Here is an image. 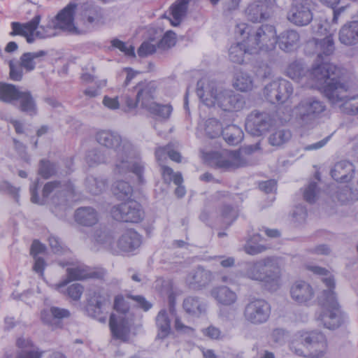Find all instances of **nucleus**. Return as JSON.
Wrapping results in <instances>:
<instances>
[{
    "label": "nucleus",
    "mask_w": 358,
    "mask_h": 358,
    "mask_svg": "<svg viewBox=\"0 0 358 358\" xmlns=\"http://www.w3.org/2000/svg\"><path fill=\"white\" fill-rule=\"evenodd\" d=\"M83 287L79 283H74L66 289V294L73 300L78 301L83 292Z\"/></svg>",
    "instance_id": "nucleus-59"
},
{
    "label": "nucleus",
    "mask_w": 358,
    "mask_h": 358,
    "mask_svg": "<svg viewBox=\"0 0 358 358\" xmlns=\"http://www.w3.org/2000/svg\"><path fill=\"white\" fill-rule=\"evenodd\" d=\"M294 114L301 125L311 124L313 120V98L302 100L294 108Z\"/></svg>",
    "instance_id": "nucleus-25"
},
{
    "label": "nucleus",
    "mask_w": 358,
    "mask_h": 358,
    "mask_svg": "<svg viewBox=\"0 0 358 358\" xmlns=\"http://www.w3.org/2000/svg\"><path fill=\"white\" fill-rule=\"evenodd\" d=\"M96 140L101 145L115 151V174L124 175L132 172L138 177L139 182H143L144 166L138 151L130 141L122 139L117 133L106 130L98 131Z\"/></svg>",
    "instance_id": "nucleus-2"
},
{
    "label": "nucleus",
    "mask_w": 358,
    "mask_h": 358,
    "mask_svg": "<svg viewBox=\"0 0 358 358\" xmlns=\"http://www.w3.org/2000/svg\"><path fill=\"white\" fill-rule=\"evenodd\" d=\"M196 94L208 107L217 106L224 111L240 110L245 106L242 95L231 90L219 89L213 82L204 87L203 83L199 80L197 83Z\"/></svg>",
    "instance_id": "nucleus-4"
},
{
    "label": "nucleus",
    "mask_w": 358,
    "mask_h": 358,
    "mask_svg": "<svg viewBox=\"0 0 358 358\" xmlns=\"http://www.w3.org/2000/svg\"><path fill=\"white\" fill-rule=\"evenodd\" d=\"M327 343L325 336L322 333L315 336V358L322 357L327 352Z\"/></svg>",
    "instance_id": "nucleus-55"
},
{
    "label": "nucleus",
    "mask_w": 358,
    "mask_h": 358,
    "mask_svg": "<svg viewBox=\"0 0 358 358\" xmlns=\"http://www.w3.org/2000/svg\"><path fill=\"white\" fill-rule=\"evenodd\" d=\"M155 322L158 329L157 338L160 339L166 338L171 332V321L165 309L158 313Z\"/></svg>",
    "instance_id": "nucleus-35"
},
{
    "label": "nucleus",
    "mask_w": 358,
    "mask_h": 358,
    "mask_svg": "<svg viewBox=\"0 0 358 358\" xmlns=\"http://www.w3.org/2000/svg\"><path fill=\"white\" fill-rule=\"evenodd\" d=\"M110 213L114 220L120 222L138 223L143 217L141 204L134 200L114 206Z\"/></svg>",
    "instance_id": "nucleus-10"
},
{
    "label": "nucleus",
    "mask_w": 358,
    "mask_h": 358,
    "mask_svg": "<svg viewBox=\"0 0 358 358\" xmlns=\"http://www.w3.org/2000/svg\"><path fill=\"white\" fill-rule=\"evenodd\" d=\"M262 240L259 234H254L250 238L243 246V250L250 255H257L267 250V247L264 245L258 244L257 243Z\"/></svg>",
    "instance_id": "nucleus-39"
},
{
    "label": "nucleus",
    "mask_w": 358,
    "mask_h": 358,
    "mask_svg": "<svg viewBox=\"0 0 358 358\" xmlns=\"http://www.w3.org/2000/svg\"><path fill=\"white\" fill-rule=\"evenodd\" d=\"M73 186L70 182L51 181L47 182L43 189L42 195L44 199L49 198L51 194V202L55 206L65 205L69 197L73 195Z\"/></svg>",
    "instance_id": "nucleus-9"
},
{
    "label": "nucleus",
    "mask_w": 358,
    "mask_h": 358,
    "mask_svg": "<svg viewBox=\"0 0 358 358\" xmlns=\"http://www.w3.org/2000/svg\"><path fill=\"white\" fill-rule=\"evenodd\" d=\"M66 272L68 278L56 285L58 290L65 287L71 280H82L89 278H102L104 274L102 271L90 272L85 267L81 266L68 268Z\"/></svg>",
    "instance_id": "nucleus-19"
},
{
    "label": "nucleus",
    "mask_w": 358,
    "mask_h": 358,
    "mask_svg": "<svg viewBox=\"0 0 358 358\" xmlns=\"http://www.w3.org/2000/svg\"><path fill=\"white\" fill-rule=\"evenodd\" d=\"M189 3L185 0H178L171 7V13L173 17L171 24L173 26H178L182 19L185 16Z\"/></svg>",
    "instance_id": "nucleus-41"
},
{
    "label": "nucleus",
    "mask_w": 358,
    "mask_h": 358,
    "mask_svg": "<svg viewBox=\"0 0 358 358\" xmlns=\"http://www.w3.org/2000/svg\"><path fill=\"white\" fill-rule=\"evenodd\" d=\"M141 245V236L133 229L124 231L117 240V247L125 252H131Z\"/></svg>",
    "instance_id": "nucleus-23"
},
{
    "label": "nucleus",
    "mask_w": 358,
    "mask_h": 358,
    "mask_svg": "<svg viewBox=\"0 0 358 358\" xmlns=\"http://www.w3.org/2000/svg\"><path fill=\"white\" fill-rule=\"evenodd\" d=\"M20 91L15 85L0 82V101L14 103Z\"/></svg>",
    "instance_id": "nucleus-37"
},
{
    "label": "nucleus",
    "mask_w": 358,
    "mask_h": 358,
    "mask_svg": "<svg viewBox=\"0 0 358 358\" xmlns=\"http://www.w3.org/2000/svg\"><path fill=\"white\" fill-rule=\"evenodd\" d=\"M113 308L117 313L126 314L129 310V306L122 295H117L114 300Z\"/></svg>",
    "instance_id": "nucleus-62"
},
{
    "label": "nucleus",
    "mask_w": 358,
    "mask_h": 358,
    "mask_svg": "<svg viewBox=\"0 0 358 358\" xmlns=\"http://www.w3.org/2000/svg\"><path fill=\"white\" fill-rule=\"evenodd\" d=\"M94 238L97 243L101 244L107 248H111L114 243L112 234L106 229L96 230L94 232Z\"/></svg>",
    "instance_id": "nucleus-51"
},
{
    "label": "nucleus",
    "mask_w": 358,
    "mask_h": 358,
    "mask_svg": "<svg viewBox=\"0 0 358 358\" xmlns=\"http://www.w3.org/2000/svg\"><path fill=\"white\" fill-rule=\"evenodd\" d=\"M85 160L89 166H92L99 164L106 163L107 162V157L101 150L99 149H92L87 152Z\"/></svg>",
    "instance_id": "nucleus-52"
},
{
    "label": "nucleus",
    "mask_w": 358,
    "mask_h": 358,
    "mask_svg": "<svg viewBox=\"0 0 358 358\" xmlns=\"http://www.w3.org/2000/svg\"><path fill=\"white\" fill-rule=\"evenodd\" d=\"M268 8L263 4L252 3L248 6L245 13L250 21L260 22L262 20H266L269 17Z\"/></svg>",
    "instance_id": "nucleus-34"
},
{
    "label": "nucleus",
    "mask_w": 358,
    "mask_h": 358,
    "mask_svg": "<svg viewBox=\"0 0 358 358\" xmlns=\"http://www.w3.org/2000/svg\"><path fill=\"white\" fill-rule=\"evenodd\" d=\"M213 279L214 275L211 271L198 266L189 271L185 282L189 289L200 290L206 287Z\"/></svg>",
    "instance_id": "nucleus-17"
},
{
    "label": "nucleus",
    "mask_w": 358,
    "mask_h": 358,
    "mask_svg": "<svg viewBox=\"0 0 358 358\" xmlns=\"http://www.w3.org/2000/svg\"><path fill=\"white\" fill-rule=\"evenodd\" d=\"M273 124V120L268 113L252 111L246 119L245 130L252 136H259L266 133Z\"/></svg>",
    "instance_id": "nucleus-13"
},
{
    "label": "nucleus",
    "mask_w": 358,
    "mask_h": 358,
    "mask_svg": "<svg viewBox=\"0 0 358 358\" xmlns=\"http://www.w3.org/2000/svg\"><path fill=\"white\" fill-rule=\"evenodd\" d=\"M292 216L293 222L297 225L304 224L308 217L307 210L302 205L296 206Z\"/></svg>",
    "instance_id": "nucleus-57"
},
{
    "label": "nucleus",
    "mask_w": 358,
    "mask_h": 358,
    "mask_svg": "<svg viewBox=\"0 0 358 358\" xmlns=\"http://www.w3.org/2000/svg\"><path fill=\"white\" fill-rule=\"evenodd\" d=\"M343 78L335 79L317 87L333 104L340 107L341 110L346 114L358 115V94L349 96L348 86L343 82Z\"/></svg>",
    "instance_id": "nucleus-6"
},
{
    "label": "nucleus",
    "mask_w": 358,
    "mask_h": 358,
    "mask_svg": "<svg viewBox=\"0 0 358 358\" xmlns=\"http://www.w3.org/2000/svg\"><path fill=\"white\" fill-rule=\"evenodd\" d=\"M287 17L290 22L297 26L309 24L313 19V14L307 1L294 0Z\"/></svg>",
    "instance_id": "nucleus-16"
},
{
    "label": "nucleus",
    "mask_w": 358,
    "mask_h": 358,
    "mask_svg": "<svg viewBox=\"0 0 358 358\" xmlns=\"http://www.w3.org/2000/svg\"><path fill=\"white\" fill-rule=\"evenodd\" d=\"M102 19L103 14L99 7L90 6L87 9L84 10L81 13L80 21L85 29H78V31H80L79 34L91 30L95 26L98 25Z\"/></svg>",
    "instance_id": "nucleus-22"
},
{
    "label": "nucleus",
    "mask_w": 358,
    "mask_h": 358,
    "mask_svg": "<svg viewBox=\"0 0 358 358\" xmlns=\"http://www.w3.org/2000/svg\"><path fill=\"white\" fill-rule=\"evenodd\" d=\"M58 171L56 163L47 159H41L39 162L38 174L43 178L48 179L55 176Z\"/></svg>",
    "instance_id": "nucleus-49"
},
{
    "label": "nucleus",
    "mask_w": 358,
    "mask_h": 358,
    "mask_svg": "<svg viewBox=\"0 0 358 358\" xmlns=\"http://www.w3.org/2000/svg\"><path fill=\"white\" fill-rule=\"evenodd\" d=\"M110 306V301L108 297L101 296L99 292H94L91 297L87 310L90 315L98 318L101 322H105L106 316H100Z\"/></svg>",
    "instance_id": "nucleus-20"
},
{
    "label": "nucleus",
    "mask_w": 358,
    "mask_h": 358,
    "mask_svg": "<svg viewBox=\"0 0 358 358\" xmlns=\"http://www.w3.org/2000/svg\"><path fill=\"white\" fill-rule=\"evenodd\" d=\"M9 76L10 78L13 81H20L23 77V69L24 67L21 65V63L16 60L12 59L9 62Z\"/></svg>",
    "instance_id": "nucleus-56"
},
{
    "label": "nucleus",
    "mask_w": 358,
    "mask_h": 358,
    "mask_svg": "<svg viewBox=\"0 0 358 358\" xmlns=\"http://www.w3.org/2000/svg\"><path fill=\"white\" fill-rule=\"evenodd\" d=\"M246 53H255L248 40L232 44L229 49V58L232 62L241 64Z\"/></svg>",
    "instance_id": "nucleus-27"
},
{
    "label": "nucleus",
    "mask_w": 358,
    "mask_h": 358,
    "mask_svg": "<svg viewBox=\"0 0 358 358\" xmlns=\"http://www.w3.org/2000/svg\"><path fill=\"white\" fill-rule=\"evenodd\" d=\"M326 289L317 296L320 306L315 322L318 327L328 329H335L339 327L343 322L344 314L338 301L337 294L335 291L336 280L334 275L322 278V282Z\"/></svg>",
    "instance_id": "nucleus-3"
},
{
    "label": "nucleus",
    "mask_w": 358,
    "mask_h": 358,
    "mask_svg": "<svg viewBox=\"0 0 358 358\" xmlns=\"http://www.w3.org/2000/svg\"><path fill=\"white\" fill-rule=\"evenodd\" d=\"M43 351H39L37 348L21 350L17 353V358H41Z\"/></svg>",
    "instance_id": "nucleus-63"
},
{
    "label": "nucleus",
    "mask_w": 358,
    "mask_h": 358,
    "mask_svg": "<svg viewBox=\"0 0 358 358\" xmlns=\"http://www.w3.org/2000/svg\"><path fill=\"white\" fill-rule=\"evenodd\" d=\"M290 295L296 303L308 305L313 296V289L306 281L298 280L291 286Z\"/></svg>",
    "instance_id": "nucleus-21"
},
{
    "label": "nucleus",
    "mask_w": 358,
    "mask_h": 358,
    "mask_svg": "<svg viewBox=\"0 0 358 358\" xmlns=\"http://www.w3.org/2000/svg\"><path fill=\"white\" fill-rule=\"evenodd\" d=\"M109 326L113 336L115 338H122L126 336L127 329L122 320L120 319L118 321L116 315L113 313L110 315Z\"/></svg>",
    "instance_id": "nucleus-45"
},
{
    "label": "nucleus",
    "mask_w": 358,
    "mask_h": 358,
    "mask_svg": "<svg viewBox=\"0 0 358 358\" xmlns=\"http://www.w3.org/2000/svg\"><path fill=\"white\" fill-rule=\"evenodd\" d=\"M335 197L338 201L344 203L355 199L356 195L348 185H341L338 187Z\"/></svg>",
    "instance_id": "nucleus-54"
},
{
    "label": "nucleus",
    "mask_w": 358,
    "mask_h": 358,
    "mask_svg": "<svg viewBox=\"0 0 358 358\" xmlns=\"http://www.w3.org/2000/svg\"><path fill=\"white\" fill-rule=\"evenodd\" d=\"M278 94L279 103H282L288 100L293 94V87L292 83L283 78L278 79Z\"/></svg>",
    "instance_id": "nucleus-46"
},
{
    "label": "nucleus",
    "mask_w": 358,
    "mask_h": 358,
    "mask_svg": "<svg viewBox=\"0 0 358 358\" xmlns=\"http://www.w3.org/2000/svg\"><path fill=\"white\" fill-rule=\"evenodd\" d=\"M16 101L18 102L17 108L22 113L29 116L38 114V107L36 99L29 90L20 91Z\"/></svg>",
    "instance_id": "nucleus-24"
},
{
    "label": "nucleus",
    "mask_w": 358,
    "mask_h": 358,
    "mask_svg": "<svg viewBox=\"0 0 358 358\" xmlns=\"http://www.w3.org/2000/svg\"><path fill=\"white\" fill-rule=\"evenodd\" d=\"M156 45L148 41L143 42L138 49V55L141 57H147L156 51Z\"/></svg>",
    "instance_id": "nucleus-64"
},
{
    "label": "nucleus",
    "mask_w": 358,
    "mask_h": 358,
    "mask_svg": "<svg viewBox=\"0 0 358 358\" xmlns=\"http://www.w3.org/2000/svg\"><path fill=\"white\" fill-rule=\"evenodd\" d=\"M353 165L348 161L337 162L331 170V177L340 182H348L353 177Z\"/></svg>",
    "instance_id": "nucleus-26"
},
{
    "label": "nucleus",
    "mask_w": 358,
    "mask_h": 358,
    "mask_svg": "<svg viewBox=\"0 0 358 358\" xmlns=\"http://www.w3.org/2000/svg\"><path fill=\"white\" fill-rule=\"evenodd\" d=\"M286 75L297 82L301 87L313 88V68L310 69L299 62H294L287 68Z\"/></svg>",
    "instance_id": "nucleus-15"
},
{
    "label": "nucleus",
    "mask_w": 358,
    "mask_h": 358,
    "mask_svg": "<svg viewBox=\"0 0 358 358\" xmlns=\"http://www.w3.org/2000/svg\"><path fill=\"white\" fill-rule=\"evenodd\" d=\"M238 217V210L230 205H224L220 209V220L225 228L229 227Z\"/></svg>",
    "instance_id": "nucleus-43"
},
{
    "label": "nucleus",
    "mask_w": 358,
    "mask_h": 358,
    "mask_svg": "<svg viewBox=\"0 0 358 358\" xmlns=\"http://www.w3.org/2000/svg\"><path fill=\"white\" fill-rule=\"evenodd\" d=\"M300 36L299 33L293 29H288L282 31L276 38L279 48L289 52L295 49L299 42Z\"/></svg>",
    "instance_id": "nucleus-28"
},
{
    "label": "nucleus",
    "mask_w": 358,
    "mask_h": 358,
    "mask_svg": "<svg viewBox=\"0 0 358 358\" xmlns=\"http://www.w3.org/2000/svg\"><path fill=\"white\" fill-rule=\"evenodd\" d=\"M113 191L119 199H124L131 196L133 188L129 182L124 180H117L113 185Z\"/></svg>",
    "instance_id": "nucleus-48"
},
{
    "label": "nucleus",
    "mask_w": 358,
    "mask_h": 358,
    "mask_svg": "<svg viewBox=\"0 0 358 358\" xmlns=\"http://www.w3.org/2000/svg\"><path fill=\"white\" fill-rule=\"evenodd\" d=\"M222 136L229 145H237L243 139L242 129L235 124L228 125L224 128Z\"/></svg>",
    "instance_id": "nucleus-36"
},
{
    "label": "nucleus",
    "mask_w": 358,
    "mask_h": 358,
    "mask_svg": "<svg viewBox=\"0 0 358 358\" xmlns=\"http://www.w3.org/2000/svg\"><path fill=\"white\" fill-rule=\"evenodd\" d=\"M243 275L250 280L264 282L271 291H275L279 287L280 272L278 263L274 257H268L245 263Z\"/></svg>",
    "instance_id": "nucleus-5"
},
{
    "label": "nucleus",
    "mask_w": 358,
    "mask_h": 358,
    "mask_svg": "<svg viewBox=\"0 0 358 358\" xmlns=\"http://www.w3.org/2000/svg\"><path fill=\"white\" fill-rule=\"evenodd\" d=\"M234 87L241 92L251 90L253 87V80L248 73L238 71L234 76Z\"/></svg>",
    "instance_id": "nucleus-40"
},
{
    "label": "nucleus",
    "mask_w": 358,
    "mask_h": 358,
    "mask_svg": "<svg viewBox=\"0 0 358 358\" xmlns=\"http://www.w3.org/2000/svg\"><path fill=\"white\" fill-rule=\"evenodd\" d=\"M77 3L70 2L55 16L51 24L38 26V30L35 33L36 38H45L55 35V29H59L71 34H78L80 31L74 25V15Z\"/></svg>",
    "instance_id": "nucleus-7"
},
{
    "label": "nucleus",
    "mask_w": 358,
    "mask_h": 358,
    "mask_svg": "<svg viewBox=\"0 0 358 358\" xmlns=\"http://www.w3.org/2000/svg\"><path fill=\"white\" fill-rule=\"evenodd\" d=\"M176 34L173 31H169L165 33L162 38L157 43L158 48L166 50L173 47L176 44Z\"/></svg>",
    "instance_id": "nucleus-58"
},
{
    "label": "nucleus",
    "mask_w": 358,
    "mask_h": 358,
    "mask_svg": "<svg viewBox=\"0 0 358 358\" xmlns=\"http://www.w3.org/2000/svg\"><path fill=\"white\" fill-rule=\"evenodd\" d=\"M222 124L215 118H209L205 122V134L209 138H215L222 135Z\"/></svg>",
    "instance_id": "nucleus-44"
},
{
    "label": "nucleus",
    "mask_w": 358,
    "mask_h": 358,
    "mask_svg": "<svg viewBox=\"0 0 358 358\" xmlns=\"http://www.w3.org/2000/svg\"><path fill=\"white\" fill-rule=\"evenodd\" d=\"M183 308L187 313L192 315L199 316L205 311L206 306L199 298L189 296L184 300Z\"/></svg>",
    "instance_id": "nucleus-38"
},
{
    "label": "nucleus",
    "mask_w": 358,
    "mask_h": 358,
    "mask_svg": "<svg viewBox=\"0 0 358 358\" xmlns=\"http://www.w3.org/2000/svg\"><path fill=\"white\" fill-rule=\"evenodd\" d=\"M135 89L137 91L135 99L127 94H124L121 97L122 103L127 107V112L136 108L138 103H141V107L146 109L155 103L152 101L155 92L154 83H140Z\"/></svg>",
    "instance_id": "nucleus-8"
},
{
    "label": "nucleus",
    "mask_w": 358,
    "mask_h": 358,
    "mask_svg": "<svg viewBox=\"0 0 358 358\" xmlns=\"http://www.w3.org/2000/svg\"><path fill=\"white\" fill-rule=\"evenodd\" d=\"M75 220L83 226H92L98 222L96 210L90 206L78 208L75 212Z\"/></svg>",
    "instance_id": "nucleus-31"
},
{
    "label": "nucleus",
    "mask_w": 358,
    "mask_h": 358,
    "mask_svg": "<svg viewBox=\"0 0 358 358\" xmlns=\"http://www.w3.org/2000/svg\"><path fill=\"white\" fill-rule=\"evenodd\" d=\"M317 36L315 37V89L335 79L345 77V69L330 62L336 47L330 23L319 16Z\"/></svg>",
    "instance_id": "nucleus-1"
},
{
    "label": "nucleus",
    "mask_w": 358,
    "mask_h": 358,
    "mask_svg": "<svg viewBox=\"0 0 358 358\" xmlns=\"http://www.w3.org/2000/svg\"><path fill=\"white\" fill-rule=\"evenodd\" d=\"M147 110L159 118L166 120L169 118L173 108L170 104H160L155 102Z\"/></svg>",
    "instance_id": "nucleus-47"
},
{
    "label": "nucleus",
    "mask_w": 358,
    "mask_h": 358,
    "mask_svg": "<svg viewBox=\"0 0 358 358\" xmlns=\"http://www.w3.org/2000/svg\"><path fill=\"white\" fill-rule=\"evenodd\" d=\"M41 16L40 15H36L29 22L26 23H20L18 22H11L12 31L10 32V36H24L27 35L28 32L35 31L41 22Z\"/></svg>",
    "instance_id": "nucleus-30"
},
{
    "label": "nucleus",
    "mask_w": 358,
    "mask_h": 358,
    "mask_svg": "<svg viewBox=\"0 0 358 358\" xmlns=\"http://www.w3.org/2000/svg\"><path fill=\"white\" fill-rule=\"evenodd\" d=\"M278 80L266 85L264 89V94L268 101L271 103H279L278 94Z\"/></svg>",
    "instance_id": "nucleus-53"
},
{
    "label": "nucleus",
    "mask_w": 358,
    "mask_h": 358,
    "mask_svg": "<svg viewBox=\"0 0 358 358\" xmlns=\"http://www.w3.org/2000/svg\"><path fill=\"white\" fill-rule=\"evenodd\" d=\"M271 314V306L267 301L261 299H253L245 306L243 312L245 319L253 324L266 322Z\"/></svg>",
    "instance_id": "nucleus-12"
},
{
    "label": "nucleus",
    "mask_w": 358,
    "mask_h": 358,
    "mask_svg": "<svg viewBox=\"0 0 358 358\" xmlns=\"http://www.w3.org/2000/svg\"><path fill=\"white\" fill-rule=\"evenodd\" d=\"M213 163L224 170H230L244 166L246 163L238 151H215L210 154Z\"/></svg>",
    "instance_id": "nucleus-14"
},
{
    "label": "nucleus",
    "mask_w": 358,
    "mask_h": 358,
    "mask_svg": "<svg viewBox=\"0 0 358 358\" xmlns=\"http://www.w3.org/2000/svg\"><path fill=\"white\" fill-rule=\"evenodd\" d=\"M276 38L275 27L270 24H263L255 35L248 36V41L256 53L259 50L268 51L274 48L277 43Z\"/></svg>",
    "instance_id": "nucleus-11"
},
{
    "label": "nucleus",
    "mask_w": 358,
    "mask_h": 358,
    "mask_svg": "<svg viewBox=\"0 0 358 358\" xmlns=\"http://www.w3.org/2000/svg\"><path fill=\"white\" fill-rule=\"evenodd\" d=\"M106 180L102 178L89 176L85 180V186L89 192L98 195L102 193L106 187Z\"/></svg>",
    "instance_id": "nucleus-42"
},
{
    "label": "nucleus",
    "mask_w": 358,
    "mask_h": 358,
    "mask_svg": "<svg viewBox=\"0 0 358 358\" xmlns=\"http://www.w3.org/2000/svg\"><path fill=\"white\" fill-rule=\"evenodd\" d=\"M126 296L127 298L134 301L136 303L137 306L144 311H148L152 307V304L141 295H132L129 294H127Z\"/></svg>",
    "instance_id": "nucleus-61"
},
{
    "label": "nucleus",
    "mask_w": 358,
    "mask_h": 358,
    "mask_svg": "<svg viewBox=\"0 0 358 358\" xmlns=\"http://www.w3.org/2000/svg\"><path fill=\"white\" fill-rule=\"evenodd\" d=\"M113 47L119 49L121 52H124L127 56L134 57V48L132 45L129 47L123 41L115 38L111 41Z\"/></svg>",
    "instance_id": "nucleus-60"
},
{
    "label": "nucleus",
    "mask_w": 358,
    "mask_h": 358,
    "mask_svg": "<svg viewBox=\"0 0 358 358\" xmlns=\"http://www.w3.org/2000/svg\"><path fill=\"white\" fill-rule=\"evenodd\" d=\"M47 54L45 50L24 52L20 57L19 62L27 72H30L34 70L36 64L40 62L41 58L45 57Z\"/></svg>",
    "instance_id": "nucleus-33"
},
{
    "label": "nucleus",
    "mask_w": 358,
    "mask_h": 358,
    "mask_svg": "<svg viewBox=\"0 0 358 358\" xmlns=\"http://www.w3.org/2000/svg\"><path fill=\"white\" fill-rule=\"evenodd\" d=\"M292 136L291 132L287 129H278L271 134L268 138L271 145L280 146L287 142Z\"/></svg>",
    "instance_id": "nucleus-50"
},
{
    "label": "nucleus",
    "mask_w": 358,
    "mask_h": 358,
    "mask_svg": "<svg viewBox=\"0 0 358 358\" xmlns=\"http://www.w3.org/2000/svg\"><path fill=\"white\" fill-rule=\"evenodd\" d=\"M70 315L69 310L55 306L45 308L41 312L42 322L53 329L61 328L63 320L69 318Z\"/></svg>",
    "instance_id": "nucleus-18"
},
{
    "label": "nucleus",
    "mask_w": 358,
    "mask_h": 358,
    "mask_svg": "<svg viewBox=\"0 0 358 358\" xmlns=\"http://www.w3.org/2000/svg\"><path fill=\"white\" fill-rule=\"evenodd\" d=\"M339 41L345 45H352L358 43V21L345 24L339 31Z\"/></svg>",
    "instance_id": "nucleus-29"
},
{
    "label": "nucleus",
    "mask_w": 358,
    "mask_h": 358,
    "mask_svg": "<svg viewBox=\"0 0 358 358\" xmlns=\"http://www.w3.org/2000/svg\"><path fill=\"white\" fill-rule=\"evenodd\" d=\"M211 294L218 303L224 306L232 305L237 299L236 294L227 286L213 289Z\"/></svg>",
    "instance_id": "nucleus-32"
}]
</instances>
